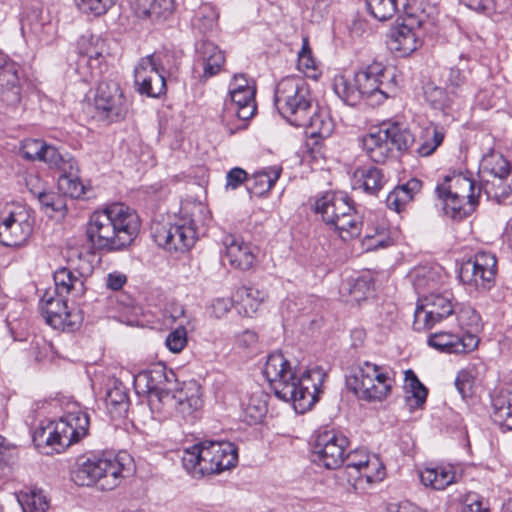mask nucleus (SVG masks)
I'll return each mask as SVG.
<instances>
[{
	"mask_svg": "<svg viewBox=\"0 0 512 512\" xmlns=\"http://www.w3.org/2000/svg\"><path fill=\"white\" fill-rule=\"evenodd\" d=\"M274 101L280 115L294 126H304L314 107L308 83L297 76L283 78L277 84Z\"/></svg>",
	"mask_w": 512,
	"mask_h": 512,
	"instance_id": "obj_7",
	"label": "nucleus"
},
{
	"mask_svg": "<svg viewBox=\"0 0 512 512\" xmlns=\"http://www.w3.org/2000/svg\"><path fill=\"white\" fill-rule=\"evenodd\" d=\"M314 210L342 240L348 241L360 235L363 225L362 217L345 192L324 193L316 198Z\"/></svg>",
	"mask_w": 512,
	"mask_h": 512,
	"instance_id": "obj_6",
	"label": "nucleus"
},
{
	"mask_svg": "<svg viewBox=\"0 0 512 512\" xmlns=\"http://www.w3.org/2000/svg\"><path fill=\"white\" fill-rule=\"evenodd\" d=\"M479 339L475 334L466 332L463 335H454L448 332L431 334L428 344L445 353L463 354L477 348Z\"/></svg>",
	"mask_w": 512,
	"mask_h": 512,
	"instance_id": "obj_25",
	"label": "nucleus"
},
{
	"mask_svg": "<svg viewBox=\"0 0 512 512\" xmlns=\"http://www.w3.org/2000/svg\"><path fill=\"white\" fill-rule=\"evenodd\" d=\"M299 70H301L308 77L316 76V63L312 57L311 49L309 47L307 39L303 40V46L301 51L298 53V64Z\"/></svg>",
	"mask_w": 512,
	"mask_h": 512,
	"instance_id": "obj_54",
	"label": "nucleus"
},
{
	"mask_svg": "<svg viewBox=\"0 0 512 512\" xmlns=\"http://www.w3.org/2000/svg\"><path fill=\"white\" fill-rule=\"evenodd\" d=\"M46 211L56 212L64 207V201L57 193L48 191L33 192Z\"/></svg>",
	"mask_w": 512,
	"mask_h": 512,
	"instance_id": "obj_56",
	"label": "nucleus"
},
{
	"mask_svg": "<svg viewBox=\"0 0 512 512\" xmlns=\"http://www.w3.org/2000/svg\"><path fill=\"white\" fill-rule=\"evenodd\" d=\"M247 178V172L239 167L231 169L226 176V187L231 189L238 188Z\"/></svg>",
	"mask_w": 512,
	"mask_h": 512,
	"instance_id": "obj_60",
	"label": "nucleus"
},
{
	"mask_svg": "<svg viewBox=\"0 0 512 512\" xmlns=\"http://www.w3.org/2000/svg\"><path fill=\"white\" fill-rule=\"evenodd\" d=\"M406 393H410L411 394V396H412V398L414 400V405L419 407V406H422L425 403L427 395H428V390L421 383V384L417 385L414 389H410Z\"/></svg>",
	"mask_w": 512,
	"mask_h": 512,
	"instance_id": "obj_64",
	"label": "nucleus"
},
{
	"mask_svg": "<svg viewBox=\"0 0 512 512\" xmlns=\"http://www.w3.org/2000/svg\"><path fill=\"white\" fill-rule=\"evenodd\" d=\"M372 290V279L362 276L357 278L353 284H351L349 288V294L353 301L359 303L360 301L366 299L371 294Z\"/></svg>",
	"mask_w": 512,
	"mask_h": 512,
	"instance_id": "obj_53",
	"label": "nucleus"
},
{
	"mask_svg": "<svg viewBox=\"0 0 512 512\" xmlns=\"http://www.w3.org/2000/svg\"><path fill=\"white\" fill-rule=\"evenodd\" d=\"M225 63L224 52L213 42L201 40L196 45L195 71L202 69L200 80L217 75Z\"/></svg>",
	"mask_w": 512,
	"mask_h": 512,
	"instance_id": "obj_23",
	"label": "nucleus"
},
{
	"mask_svg": "<svg viewBox=\"0 0 512 512\" xmlns=\"http://www.w3.org/2000/svg\"><path fill=\"white\" fill-rule=\"evenodd\" d=\"M40 161L46 163L51 169L59 172L72 168L75 160L68 154L62 155L54 146L45 145Z\"/></svg>",
	"mask_w": 512,
	"mask_h": 512,
	"instance_id": "obj_44",
	"label": "nucleus"
},
{
	"mask_svg": "<svg viewBox=\"0 0 512 512\" xmlns=\"http://www.w3.org/2000/svg\"><path fill=\"white\" fill-rule=\"evenodd\" d=\"M93 105L96 117L110 123L123 120L130 106L120 85L113 80L101 81L98 84Z\"/></svg>",
	"mask_w": 512,
	"mask_h": 512,
	"instance_id": "obj_14",
	"label": "nucleus"
},
{
	"mask_svg": "<svg viewBox=\"0 0 512 512\" xmlns=\"http://www.w3.org/2000/svg\"><path fill=\"white\" fill-rule=\"evenodd\" d=\"M202 405L200 397V388L196 384L181 388L164 396L159 412H169L175 410L182 417L190 416Z\"/></svg>",
	"mask_w": 512,
	"mask_h": 512,
	"instance_id": "obj_21",
	"label": "nucleus"
},
{
	"mask_svg": "<svg viewBox=\"0 0 512 512\" xmlns=\"http://www.w3.org/2000/svg\"><path fill=\"white\" fill-rule=\"evenodd\" d=\"M383 126L390 142L389 147L391 151L392 148H396L399 151L406 150L415 140L411 131L399 123H392Z\"/></svg>",
	"mask_w": 512,
	"mask_h": 512,
	"instance_id": "obj_42",
	"label": "nucleus"
},
{
	"mask_svg": "<svg viewBox=\"0 0 512 512\" xmlns=\"http://www.w3.org/2000/svg\"><path fill=\"white\" fill-rule=\"evenodd\" d=\"M494 163L489 168L491 174L499 179H505L510 174L509 162L502 156L493 157Z\"/></svg>",
	"mask_w": 512,
	"mask_h": 512,
	"instance_id": "obj_59",
	"label": "nucleus"
},
{
	"mask_svg": "<svg viewBox=\"0 0 512 512\" xmlns=\"http://www.w3.org/2000/svg\"><path fill=\"white\" fill-rule=\"evenodd\" d=\"M255 88H246L242 91H229L224 102L223 120L237 117L242 121L250 119L255 111Z\"/></svg>",
	"mask_w": 512,
	"mask_h": 512,
	"instance_id": "obj_27",
	"label": "nucleus"
},
{
	"mask_svg": "<svg viewBox=\"0 0 512 512\" xmlns=\"http://www.w3.org/2000/svg\"><path fill=\"white\" fill-rule=\"evenodd\" d=\"M470 59L461 54L459 62L456 66L451 67L445 79V85L449 89L461 106L466 102L467 98L474 94V87L469 80L471 67Z\"/></svg>",
	"mask_w": 512,
	"mask_h": 512,
	"instance_id": "obj_22",
	"label": "nucleus"
},
{
	"mask_svg": "<svg viewBox=\"0 0 512 512\" xmlns=\"http://www.w3.org/2000/svg\"><path fill=\"white\" fill-rule=\"evenodd\" d=\"M385 68L381 63H372L353 76L337 75L333 81V90L347 105L355 106L362 100L370 105H379L388 98L383 88Z\"/></svg>",
	"mask_w": 512,
	"mask_h": 512,
	"instance_id": "obj_4",
	"label": "nucleus"
},
{
	"mask_svg": "<svg viewBox=\"0 0 512 512\" xmlns=\"http://www.w3.org/2000/svg\"><path fill=\"white\" fill-rule=\"evenodd\" d=\"M422 44L418 32L408 24H401L392 27L388 34V48L398 54L406 57L416 51Z\"/></svg>",
	"mask_w": 512,
	"mask_h": 512,
	"instance_id": "obj_29",
	"label": "nucleus"
},
{
	"mask_svg": "<svg viewBox=\"0 0 512 512\" xmlns=\"http://www.w3.org/2000/svg\"><path fill=\"white\" fill-rule=\"evenodd\" d=\"M384 126L370 132L362 138V147L366 155L375 163H383L391 150Z\"/></svg>",
	"mask_w": 512,
	"mask_h": 512,
	"instance_id": "obj_32",
	"label": "nucleus"
},
{
	"mask_svg": "<svg viewBox=\"0 0 512 512\" xmlns=\"http://www.w3.org/2000/svg\"><path fill=\"white\" fill-rule=\"evenodd\" d=\"M236 301L243 309L245 316L251 317L255 314L260 305L268 298V294L264 290H260L252 286H242L237 289Z\"/></svg>",
	"mask_w": 512,
	"mask_h": 512,
	"instance_id": "obj_35",
	"label": "nucleus"
},
{
	"mask_svg": "<svg viewBox=\"0 0 512 512\" xmlns=\"http://www.w3.org/2000/svg\"><path fill=\"white\" fill-rule=\"evenodd\" d=\"M174 321L179 318L182 320L179 326L171 331L166 337V347L173 353L181 352L187 345V330L186 325L190 323L189 319L185 316V311L182 306L176 307L171 314Z\"/></svg>",
	"mask_w": 512,
	"mask_h": 512,
	"instance_id": "obj_36",
	"label": "nucleus"
},
{
	"mask_svg": "<svg viewBox=\"0 0 512 512\" xmlns=\"http://www.w3.org/2000/svg\"><path fill=\"white\" fill-rule=\"evenodd\" d=\"M216 18L217 14L215 10L212 7L205 5L200 7V9L196 12L192 23L200 31L206 32L212 29Z\"/></svg>",
	"mask_w": 512,
	"mask_h": 512,
	"instance_id": "obj_52",
	"label": "nucleus"
},
{
	"mask_svg": "<svg viewBox=\"0 0 512 512\" xmlns=\"http://www.w3.org/2000/svg\"><path fill=\"white\" fill-rule=\"evenodd\" d=\"M18 502L23 512H46L49 508V502L42 490L30 489L21 492L18 496Z\"/></svg>",
	"mask_w": 512,
	"mask_h": 512,
	"instance_id": "obj_43",
	"label": "nucleus"
},
{
	"mask_svg": "<svg viewBox=\"0 0 512 512\" xmlns=\"http://www.w3.org/2000/svg\"><path fill=\"white\" fill-rule=\"evenodd\" d=\"M411 201V196L408 195L403 188L395 187L386 197V205L389 209L400 212L404 209L406 204Z\"/></svg>",
	"mask_w": 512,
	"mask_h": 512,
	"instance_id": "obj_57",
	"label": "nucleus"
},
{
	"mask_svg": "<svg viewBox=\"0 0 512 512\" xmlns=\"http://www.w3.org/2000/svg\"><path fill=\"white\" fill-rule=\"evenodd\" d=\"M75 2L83 13L101 16L114 6L116 0H75Z\"/></svg>",
	"mask_w": 512,
	"mask_h": 512,
	"instance_id": "obj_51",
	"label": "nucleus"
},
{
	"mask_svg": "<svg viewBox=\"0 0 512 512\" xmlns=\"http://www.w3.org/2000/svg\"><path fill=\"white\" fill-rule=\"evenodd\" d=\"M134 15L151 24L162 23L170 18L175 9L174 0H132Z\"/></svg>",
	"mask_w": 512,
	"mask_h": 512,
	"instance_id": "obj_28",
	"label": "nucleus"
},
{
	"mask_svg": "<svg viewBox=\"0 0 512 512\" xmlns=\"http://www.w3.org/2000/svg\"><path fill=\"white\" fill-rule=\"evenodd\" d=\"M366 4L370 14L380 21L392 18L399 9V0H366Z\"/></svg>",
	"mask_w": 512,
	"mask_h": 512,
	"instance_id": "obj_46",
	"label": "nucleus"
},
{
	"mask_svg": "<svg viewBox=\"0 0 512 512\" xmlns=\"http://www.w3.org/2000/svg\"><path fill=\"white\" fill-rule=\"evenodd\" d=\"M40 309L46 323L54 329L73 331L82 322L79 312L68 309L64 295L54 296L46 292L40 301Z\"/></svg>",
	"mask_w": 512,
	"mask_h": 512,
	"instance_id": "obj_17",
	"label": "nucleus"
},
{
	"mask_svg": "<svg viewBox=\"0 0 512 512\" xmlns=\"http://www.w3.org/2000/svg\"><path fill=\"white\" fill-rule=\"evenodd\" d=\"M445 137V132L442 128L435 124H430L425 127L419 138V145L417 153L419 156L427 157L432 155L436 149L441 145Z\"/></svg>",
	"mask_w": 512,
	"mask_h": 512,
	"instance_id": "obj_38",
	"label": "nucleus"
},
{
	"mask_svg": "<svg viewBox=\"0 0 512 512\" xmlns=\"http://www.w3.org/2000/svg\"><path fill=\"white\" fill-rule=\"evenodd\" d=\"M225 257L234 268L249 270L256 260V246L245 242L235 235H227L223 239Z\"/></svg>",
	"mask_w": 512,
	"mask_h": 512,
	"instance_id": "obj_26",
	"label": "nucleus"
},
{
	"mask_svg": "<svg viewBox=\"0 0 512 512\" xmlns=\"http://www.w3.org/2000/svg\"><path fill=\"white\" fill-rule=\"evenodd\" d=\"M126 282V275L118 271L111 272L106 277V286L114 291L120 290Z\"/></svg>",
	"mask_w": 512,
	"mask_h": 512,
	"instance_id": "obj_62",
	"label": "nucleus"
},
{
	"mask_svg": "<svg viewBox=\"0 0 512 512\" xmlns=\"http://www.w3.org/2000/svg\"><path fill=\"white\" fill-rule=\"evenodd\" d=\"M266 413V396L260 391L251 394L242 402V419L249 425L261 422Z\"/></svg>",
	"mask_w": 512,
	"mask_h": 512,
	"instance_id": "obj_37",
	"label": "nucleus"
},
{
	"mask_svg": "<svg viewBox=\"0 0 512 512\" xmlns=\"http://www.w3.org/2000/svg\"><path fill=\"white\" fill-rule=\"evenodd\" d=\"M137 91L148 97H158L165 92L166 82L152 55L142 58L134 71Z\"/></svg>",
	"mask_w": 512,
	"mask_h": 512,
	"instance_id": "obj_20",
	"label": "nucleus"
},
{
	"mask_svg": "<svg viewBox=\"0 0 512 512\" xmlns=\"http://www.w3.org/2000/svg\"><path fill=\"white\" fill-rule=\"evenodd\" d=\"M72 168H67L62 171L58 178V187L65 194L71 198H79L84 195L85 187L80 181L78 176L77 163L71 165Z\"/></svg>",
	"mask_w": 512,
	"mask_h": 512,
	"instance_id": "obj_40",
	"label": "nucleus"
},
{
	"mask_svg": "<svg viewBox=\"0 0 512 512\" xmlns=\"http://www.w3.org/2000/svg\"><path fill=\"white\" fill-rule=\"evenodd\" d=\"M106 406L111 413L121 414L128 408V394L122 384H115L106 394Z\"/></svg>",
	"mask_w": 512,
	"mask_h": 512,
	"instance_id": "obj_47",
	"label": "nucleus"
},
{
	"mask_svg": "<svg viewBox=\"0 0 512 512\" xmlns=\"http://www.w3.org/2000/svg\"><path fill=\"white\" fill-rule=\"evenodd\" d=\"M136 381L144 384L148 393V402L152 410H160L164 396L173 389L175 375L163 365H157L138 374Z\"/></svg>",
	"mask_w": 512,
	"mask_h": 512,
	"instance_id": "obj_18",
	"label": "nucleus"
},
{
	"mask_svg": "<svg viewBox=\"0 0 512 512\" xmlns=\"http://www.w3.org/2000/svg\"><path fill=\"white\" fill-rule=\"evenodd\" d=\"M493 406L495 421L501 423L506 429L512 430V395L507 400L494 399Z\"/></svg>",
	"mask_w": 512,
	"mask_h": 512,
	"instance_id": "obj_49",
	"label": "nucleus"
},
{
	"mask_svg": "<svg viewBox=\"0 0 512 512\" xmlns=\"http://www.w3.org/2000/svg\"><path fill=\"white\" fill-rule=\"evenodd\" d=\"M258 342V336L254 331L245 330L237 337V343L243 348H252Z\"/></svg>",
	"mask_w": 512,
	"mask_h": 512,
	"instance_id": "obj_63",
	"label": "nucleus"
},
{
	"mask_svg": "<svg viewBox=\"0 0 512 512\" xmlns=\"http://www.w3.org/2000/svg\"><path fill=\"white\" fill-rule=\"evenodd\" d=\"M443 275L438 268L420 267L414 270L413 286L417 293L433 291L442 282Z\"/></svg>",
	"mask_w": 512,
	"mask_h": 512,
	"instance_id": "obj_39",
	"label": "nucleus"
},
{
	"mask_svg": "<svg viewBox=\"0 0 512 512\" xmlns=\"http://www.w3.org/2000/svg\"><path fill=\"white\" fill-rule=\"evenodd\" d=\"M140 230L136 211L122 203H114L92 213L87 236L97 250L120 251L129 246Z\"/></svg>",
	"mask_w": 512,
	"mask_h": 512,
	"instance_id": "obj_2",
	"label": "nucleus"
},
{
	"mask_svg": "<svg viewBox=\"0 0 512 512\" xmlns=\"http://www.w3.org/2000/svg\"><path fill=\"white\" fill-rule=\"evenodd\" d=\"M394 384L390 368L364 361L346 377V385L359 399L372 402L386 399Z\"/></svg>",
	"mask_w": 512,
	"mask_h": 512,
	"instance_id": "obj_9",
	"label": "nucleus"
},
{
	"mask_svg": "<svg viewBox=\"0 0 512 512\" xmlns=\"http://www.w3.org/2000/svg\"><path fill=\"white\" fill-rule=\"evenodd\" d=\"M388 178L382 169L374 166L357 168L353 173V189H362L369 195L376 196L387 184Z\"/></svg>",
	"mask_w": 512,
	"mask_h": 512,
	"instance_id": "obj_30",
	"label": "nucleus"
},
{
	"mask_svg": "<svg viewBox=\"0 0 512 512\" xmlns=\"http://www.w3.org/2000/svg\"><path fill=\"white\" fill-rule=\"evenodd\" d=\"M264 375L275 395L281 400L293 402L300 413L311 409L318 401L326 378L324 369L319 366L307 369L297 378L281 352L268 355Z\"/></svg>",
	"mask_w": 512,
	"mask_h": 512,
	"instance_id": "obj_1",
	"label": "nucleus"
},
{
	"mask_svg": "<svg viewBox=\"0 0 512 512\" xmlns=\"http://www.w3.org/2000/svg\"><path fill=\"white\" fill-rule=\"evenodd\" d=\"M282 173L280 166H271L255 172L248 179V191L257 196H261L271 190Z\"/></svg>",
	"mask_w": 512,
	"mask_h": 512,
	"instance_id": "obj_34",
	"label": "nucleus"
},
{
	"mask_svg": "<svg viewBox=\"0 0 512 512\" xmlns=\"http://www.w3.org/2000/svg\"><path fill=\"white\" fill-rule=\"evenodd\" d=\"M385 467L381 462L380 458L372 454V456L366 460V464L359 470L357 474L353 476L355 484L365 481L368 484L377 483L385 477Z\"/></svg>",
	"mask_w": 512,
	"mask_h": 512,
	"instance_id": "obj_41",
	"label": "nucleus"
},
{
	"mask_svg": "<svg viewBox=\"0 0 512 512\" xmlns=\"http://www.w3.org/2000/svg\"><path fill=\"white\" fill-rule=\"evenodd\" d=\"M77 51L75 72L81 81L89 82L102 72L101 66L108 55L107 43L99 35H82L77 41Z\"/></svg>",
	"mask_w": 512,
	"mask_h": 512,
	"instance_id": "obj_12",
	"label": "nucleus"
},
{
	"mask_svg": "<svg viewBox=\"0 0 512 512\" xmlns=\"http://www.w3.org/2000/svg\"><path fill=\"white\" fill-rule=\"evenodd\" d=\"M474 379L470 372L462 370L457 374L455 386L462 398L471 395Z\"/></svg>",
	"mask_w": 512,
	"mask_h": 512,
	"instance_id": "obj_58",
	"label": "nucleus"
},
{
	"mask_svg": "<svg viewBox=\"0 0 512 512\" xmlns=\"http://www.w3.org/2000/svg\"><path fill=\"white\" fill-rule=\"evenodd\" d=\"M238 462V449L227 441H205L183 451L182 463L193 477L218 474Z\"/></svg>",
	"mask_w": 512,
	"mask_h": 512,
	"instance_id": "obj_5",
	"label": "nucleus"
},
{
	"mask_svg": "<svg viewBox=\"0 0 512 512\" xmlns=\"http://www.w3.org/2000/svg\"><path fill=\"white\" fill-rule=\"evenodd\" d=\"M436 192L443 202L445 214L460 220L475 210L481 188L472 179L459 173L446 176L436 187Z\"/></svg>",
	"mask_w": 512,
	"mask_h": 512,
	"instance_id": "obj_8",
	"label": "nucleus"
},
{
	"mask_svg": "<svg viewBox=\"0 0 512 512\" xmlns=\"http://www.w3.org/2000/svg\"><path fill=\"white\" fill-rule=\"evenodd\" d=\"M123 470V464L115 457L94 456L79 465L73 480L80 486L99 483L102 489L111 490L119 484Z\"/></svg>",
	"mask_w": 512,
	"mask_h": 512,
	"instance_id": "obj_11",
	"label": "nucleus"
},
{
	"mask_svg": "<svg viewBox=\"0 0 512 512\" xmlns=\"http://www.w3.org/2000/svg\"><path fill=\"white\" fill-rule=\"evenodd\" d=\"M454 312L455 304L451 292H430L418 300L414 312L413 328L418 332L429 330Z\"/></svg>",
	"mask_w": 512,
	"mask_h": 512,
	"instance_id": "obj_13",
	"label": "nucleus"
},
{
	"mask_svg": "<svg viewBox=\"0 0 512 512\" xmlns=\"http://www.w3.org/2000/svg\"><path fill=\"white\" fill-rule=\"evenodd\" d=\"M233 306V300L230 298H217L212 303V313L217 318H221L226 315Z\"/></svg>",
	"mask_w": 512,
	"mask_h": 512,
	"instance_id": "obj_61",
	"label": "nucleus"
},
{
	"mask_svg": "<svg viewBox=\"0 0 512 512\" xmlns=\"http://www.w3.org/2000/svg\"><path fill=\"white\" fill-rule=\"evenodd\" d=\"M46 143L38 139L24 140L20 147L23 158L30 161H40Z\"/></svg>",
	"mask_w": 512,
	"mask_h": 512,
	"instance_id": "obj_55",
	"label": "nucleus"
},
{
	"mask_svg": "<svg viewBox=\"0 0 512 512\" xmlns=\"http://www.w3.org/2000/svg\"><path fill=\"white\" fill-rule=\"evenodd\" d=\"M372 454H369L366 450L357 449L352 452H349L345 458V471L352 479L355 474L361 470V468L366 464V460L369 459Z\"/></svg>",
	"mask_w": 512,
	"mask_h": 512,
	"instance_id": "obj_50",
	"label": "nucleus"
},
{
	"mask_svg": "<svg viewBox=\"0 0 512 512\" xmlns=\"http://www.w3.org/2000/svg\"><path fill=\"white\" fill-rule=\"evenodd\" d=\"M426 101L435 109L443 111L445 114L453 113L461 109V105L456 98L449 93V89L427 84L424 88Z\"/></svg>",
	"mask_w": 512,
	"mask_h": 512,
	"instance_id": "obj_33",
	"label": "nucleus"
},
{
	"mask_svg": "<svg viewBox=\"0 0 512 512\" xmlns=\"http://www.w3.org/2000/svg\"><path fill=\"white\" fill-rule=\"evenodd\" d=\"M88 428L87 413H69L57 421H50L47 425L38 427L33 434V440L37 445L46 444L60 452L86 436Z\"/></svg>",
	"mask_w": 512,
	"mask_h": 512,
	"instance_id": "obj_10",
	"label": "nucleus"
},
{
	"mask_svg": "<svg viewBox=\"0 0 512 512\" xmlns=\"http://www.w3.org/2000/svg\"><path fill=\"white\" fill-rule=\"evenodd\" d=\"M348 443L346 436L334 430L318 434L313 446V461L326 469L339 468L344 463Z\"/></svg>",
	"mask_w": 512,
	"mask_h": 512,
	"instance_id": "obj_16",
	"label": "nucleus"
},
{
	"mask_svg": "<svg viewBox=\"0 0 512 512\" xmlns=\"http://www.w3.org/2000/svg\"><path fill=\"white\" fill-rule=\"evenodd\" d=\"M208 217L209 211L202 203H186L174 223L152 226V236L158 246L169 252L186 251L195 244L199 225H204Z\"/></svg>",
	"mask_w": 512,
	"mask_h": 512,
	"instance_id": "obj_3",
	"label": "nucleus"
},
{
	"mask_svg": "<svg viewBox=\"0 0 512 512\" xmlns=\"http://www.w3.org/2000/svg\"><path fill=\"white\" fill-rule=\"evenodd\" d=\"M92 272V267L86 264L75 271L62 267L54 272L55 294H72L75 297L82 296L85 292V278Z\"/></svg>",
	"mask_w": 512,
	"mask_h": 512,
	"instance_id": "obj_24",
	"label": "nucleus"
},
{
	"mask_svg": "<svg viewBox=\"0 0 512 512\" xmlns=\"http://www.w3.org/2000/svg\"><path fill=\"white\" fill-rule=\"evenodd\" d=\"M420 479L423 485L434 490H444L449 485L457 482L455 468L450 465H438L426 467L420 472Z\"/></svg>",
	"mask_w": 512,
	"mask_h": 512,
	"instance_id": "obj_31",
	"label": "nucleus"
},
{
	"mask_svg": "<svg viewBox=\"0 0 512 512\" xmlns=\"http://www.w3.org/2000/svg\"><path fill=\"white\" fill-rule=\"evenodd\" d=\"M309 121L303 126L310 129L312 136L326 138L330 136L333 130V124L328 116L318 114L313 107L311 114H308Z\"/></svg>",
	"mask_w": 512,
	"mask_h": 512,
	"instance_id": "obj_45",
	"label": "nucleus"
},
{
	"mask_svg": "<svg viewBox=\"0 0 512 512\" xmlns=\"http://www.w3.org/2000/svg\"><path fill=\"white\" fill-rule=\"evenodd\" d=\"M497 272V259L489 252H478L459 269L460 281L470 289H488L494 283Z\"/></svg>",
	"mask_w": 512,
	"mask_h": 512,
	"instance_id": "obj_15",
	"label": "nucleus"
},
{
	"mask_svg": "<svg viewBox=\"0 0 512 512\" xmlns=\"http://www.w3.org/2000/svg\"><path fill=\"white\" fill-rule=\"evenodd\" d=\"M32 233V224L28 211L17 207L0 223V243L7 247L24 244Z\"/></svg>",
	"mask_w": 512,
	"mask_h": 512,
	"instance_id": "obj_19",
	"label": "nucleus"
},
{
	"mask_svg": "<svg viewBox=\"0 0 512 512\" xmlns=\"http://www.w3.org/2000/svg\"><path fill=\"white\" fill-rule=\"evenodd\" d=\"M459 325L468 328L467 332L475 334L480 327L479 314L469 305L455 306V312Z\"/></svg>",
	"mask_w": 512,
	"mask_h": 512,
	"instance_id": "obj_48",
	"label": "nucleus"
}]
</instances>
